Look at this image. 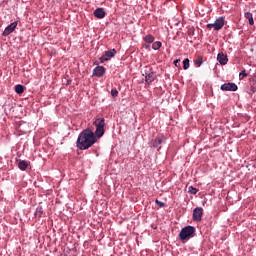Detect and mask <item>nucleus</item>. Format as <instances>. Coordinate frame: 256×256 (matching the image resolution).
<instances>
[{
    "mask_svg": "<svg viewBox=\"0 0 256 256\" xmlns=\"http://www.w3.org/2000/svg\"><path fill=\"white\" fill-rule=\"evenodd\" d=\"M95 143H97V136H95V132L90 129L83 130L77 139V147L81 150L89 149V147H93Z\"/></svg>",
    "mask_w": 256,
    "mask_h": 256,
    "instance_id": "f257e3e1",
    "label": "nucleus"
},
{
    "mask_svg": "<svg viewBox=\"0 0 256 256\" xmlns=\"http://www.w3.org/2000/svg\"><path fill=\"white\" fill-rule=\"evenodd\" d=\"M195 237V227L193 226H186L181 229L179 233L180 241H189V239H193Z\"/></svg>",
    "mask_w": 256,
    "mask_h": 256,
    "instance_id": "f03ea898",
    "label": "nucleus"
},
{
    "mask_svg": "<svg viewBox=\"0 0 256 256\" xmlns=\"http://www.w3.org/2000/svg\"><path fill=\"white\" fill-rule=\"evenodd\" d=\"M142 75L145 77V81L148 85H151V83L157 79V73L153 71V67L151 66H145Z\"/></svg>",
    "mask_w": 256,
    "mask_h": 256,
    "instance_id": "7ed1b4c3",
    "label": "nucleus"
},
{
    "mask_svg": "<svg viewBox=\"0 0 256 256\" xmlns=\"http://www.w3.org/2000/svg\"><path fill=\"white\" fill-rule=\"evenodd\" d=\"M93 125L96 127L95 137H103L105 135V118H97Z\"/></svg>",
    "mask_w": 256,
    "mask_h": 256,
    "instance_id": "20e7f679",
    "label": "nucleus"
},
{
    "mask_svg": "<svg viewBox=\"0 0 256 256\" xmlns=\"http://www.w3.org/2000/svg\"><path fill=\"white\" fill-rule=\"evenodd\" d=\"M207 29H214V31H221L222 27H225V18L219 17L214 23L207 24Z\"/></svg>",
    "mask_w": 256,
    "mask_h": 256,
    "instance_id": "39448f33",
    "label": "nucleus"
},
{
    "mask_svg": "<svg viewBox=\"0 0 256 256\" xmlns=\"http://www.w3.org/2000/svg\"><path fill=\"white\" fill-rule=\"evenodd\" d=\"M117 53V50L111 49L104 52V55L100 57V63H105V61H109L111 57H115V54Z\"/></svg>",
    "mask_w": 256,
    "mask_h": 256,
    "instance_id": "423d86ee",
    "label": "nucleus"
},
{
    "mask_svg": "<svg viewBox=\"0 0 256 256\" xmlns=\"http://www.w3.org/2000/svg\"><path fill=\"white\" fill-rule=\"evenodd\" d=\"M15 29H17V22H12L10 25H8L5 30L3 31L2 35L4 37H7L8 35H11V33H13V31H15Z\"/></svg>",
    "mask_w": 256,
    "mask_h": 256,
    "instance_id": "0eeeda50",
    "label": "nucleus"
},
{
    "mask_svg": "<svg viewBox=\"0 0 256 256\" xmlns=\"http://www.w3.org/2000/svg\"><path fill=\"white\" fill-rule=\"evenodd\" d=\"M203 219V208L197 207L193 210V221H201Z\"/></svg>",
    "mask_w": 256,
    "mask_h": 256,
    "instance_id": "6e6552de",
    "label": "nucleus"
},
{
    "mask_svg": "<svg viewBox=\"0 0 256 256\" xmlns=\"http://www.w3.org/2000/svg\"><path fill=\"white\" fill-rule=\"evenodd\" d=\"M220 89L222 91H237L238 87L235 83H225L221 85Z\"/></svg>",
    "mask_w": 256,
    "mask_h": 256,
    "instance_id": "1a4fd4ad",
    "label": "nucleus"
},
{
    "mask_svg": "<svg viewBox=\"0 0 256 256\" xmlns=\"http://www.w3.org/2000/svg\"><path fill=\"white\" fill-rule=\"evenodd\" d=\"M105 67L103 66H97L93 69V76L94 77H103L105 75Z\"/></svg>",
    "mask_w": 256,
    "mask_h": 256,
    "instance_id": "9d476101",
    "label": "nucleus"
},
{
    "mask_svg": "<svg viewBox=\"0 0 256 256\" xmlns=\"http://www.w3.org/2000/svg\"><path fill=\"white\" fill-rule=\"evenodd\" d=\"M217 61L220 63V65H227L229 59L227 58V55L225 53L220 52L217 55Z\"/></svg>",
    "mask_w": 256,
    "mask_h": 256,
    "instance_id": "9b49d317",
    "label": "nucleus"
},
{
    "mask_svg": "<svg viewBox=\"0 0 256 256\" xmlns=\"http://www.w3.org/2000/svg\"><path fill=\"white\" fill-rule=\"evenodd\" d=\"M105 15H107V13H105V9L103 8H97L94 11V17H96V19H104Z\"/></svg>",
    "mask_w": 256,
    "mask_h": 256,
    "instance_id": "f8f14e48",
    "label": "nucleus"
},
{
    "mask_svg": "<svg viewBox=\"0 0 256 256\" xmlns=\"http://www.w3.org/2000/svg\"><path fill=\"white\" fill-rule=\"evenodd\" d=\"M29 167V163L25 160H20L18 163V168L21 171H26V169Z\"/></svg>",
    "mask_w": 256,
    "mask_h": 256,
    "instance_id": "ddd939ff",
    "label": "nucleus"
},
{
    "mask_svg": "<svg viewBox=\"0 0 256 256\" xmlns=\"http://www.w3.org/2000/svg\"><path fill=\"white\" fill-rule=\"evenodd\" d=\"M15 93H17V95H23V93H25V86L18 84L15 86Z\"/></svg>",
    "mask_w": 256,
    "mask_h": 256,
    "instance_id": "4468645a",
    "label": "nucleus"
},
{
    "mask_svg": "<svg viewBox=\"0 0 256 256\" xmlns=\"http://www.w3.org/2000/svg\"><path fill=\"white\" fill-rule=\"evenodd\" d=\"M245 19H248L249 25H255V21L253 20V14L251 12H245Z\"/></svg>",
    "mask_w": 256,
    "mask_h": 256,
    "instance_id": "2eb2a0df",
    "label": "nucleus"
},
{
    "mask_svg": "<svg viewBox=\"0 0 256 256\" xmlns=\"http://www.w3.org/2000/svg\"><path fill=\"white\" fill-rule=\"evenodd\" d=\"M163 143V137H156L154 140H152V146L157 148L159 145Z\"/></svg>",
    "mask_w": 256,
    "mask_h": 256,
    "instance_id": "dca6fc26",
    "label": "nucleus"
},
{
    "mask_svg": "<svg viewBox=\"0 0 256 256\" xmlns=\"http://www.w3.org/2000/svg\"><path fill=\"white\" fill-rule=\"evenodd\" d=\"M194 65H196V67H201V65H203V57L202 56H198L194 60Z\"/></svg>",
    "mask_w": 256,
    "mask_h": 256,
    "instance_id": "f3484780",
    "label": "nucleus"
},
{
    "mask_svg": "<svg viewBox=\"0 0 256 256\" xmlns=\"http://www.w3.org/2000/svg\"><path fill=\"white\" fill-rule=\"evenodd\" d=\"M35 217H38V218L43 217V207L38 206L36 208Z\"/></svg>",
    "mask_w": 256,
    "mask_h": 256,
    "instance_id": "a211bd4d",
    "label": "nucleus"
},
{
    "mask_svg": "<svg viewBox=\"0 0 256 256\" xmlns=\"http://www.w3.org/2000/svg\"><path fill=\"white\" fill-rule=\"evenodd\" d=\"M162 45H163V44L161 43V41L153 42V44H152V49H154V51H157V50L161 49V46H162Z\"/></svg>",
    "mask_w": 256,
    "mask_h": 256,
    "instance_id": "6ab92c4d",
    "label": "nucleus"
},
{
    "mask_svg": "<svg viewBox=\"0 0 256 256\" xmlns=\"http://www.w3.org/2000/svg\"><path fill=\"white\" fill-rule=\"evenodd\" d=\"M144 41L146 43H153V41H155V37H153V35L151 34H148L145 36Z\"/></svg>",
    "mask_w": 256,
    "mask_h": 256,
    "instance_id": "aec40b11",
    "label": "nucleus"
},
{
    "mask_svg": "<svg viewBox=\"0 0 256 256\" xmlns=\"http://www.w3.org/2000/svg\"><path fill=\"white\" fill-rule=\"evenodd\" d=\"M197 188L193 187V186H189L188 188V193H191V195H197Z\"/></svg>",
    "mask_w": 256,
    "mask_h": 256,
    "instance_id": "412c9836",
    "label": "nucleus"
},
{
    "mask_svg": "<svg viewBox=\"0 0 256 256\" xmlns=\"http://www.w3.org/2000/svg\"><path fill=\"white\" fill-rule=\"evenodd\" d=\"M183 69L185 71H187V69H189V58H186L184 61H183Z\"/></svg>",
    "mask_w": 256,
    "mask_h": 256,
    "instance_id": "4be33fe9",
    "label": "nucleus"
},
{
    "mask_svg": "<svg viewBox=\"0 0 256 256\" xmlns=\"http://www.w3.org/2000/svg\"><path fill=\"white\" fill-rule=\"evenodd\" d=\"M117 95H119V91L116 90V88L111 90V96L112 97H117Z\"/></svg>",
    "mask_w": 256,
    "mask_h": 256,
    "instance_id": "5701e85b",
    "label": "nucleus"
},
{
    "mask_svg": "<svg viewBox=\"0 0 256 256\" xmlns=\"http://www.w3.org/2000/svg\"><path fill=\"white\" fill-rule=\"evenodd\" d=\"M239 77H242V79L244 77H247V72L245 70H243L242 72L239 73Z\"/></svg>",
    "mask_w": 256,
    "mask_h": 256,
    "instance_id": "b1692460",
    "label": "nucleus"
},
{
    "mask_svg": "<svg viewBox=\"0 0 256 256\" xmlns=\"http://www.w3.org/2000/svg\"><path fill=\"white\" fill-rule=\"evenodd\" d=\"M156 205L160 206V207H165V203L159 201V200H155Z\"/></svg>",
    "mask_w": 256,
    "mask_h": 256,
    "instance_id": "393cba45",
    "label": "nucleus"
},
{
    "mask_svg": "<svg viewBox=\"0 0 256 256\" xmlns=\"http://www.w3.org/2000/svg\"><path fill=\"white\" fill-rule=\"evenodd\" d=\"M181 60L180 59H177L174 61V65L177 67V64L180 62Z\"/></svg>",
    "mask_w": 256,
    "mask_h": 256,
    "instance_id": "a878e982",
    "label": "nucleus"
},
{
    "mask_svg": "<svg viewBox=\"0 0 256 256\" xmlns=\"http://www.w3.org/2000/svg\"><path fill=\"white\" fill-rule=\"evenodd\" d=\"M251 91H252V93H255V87H251Z\"/></svg>",
    "mask_w": 256,
    "mask_h": 256,
    "instance_id": "bb28decb",
    "label": "nucleus"
}]
</instances>
